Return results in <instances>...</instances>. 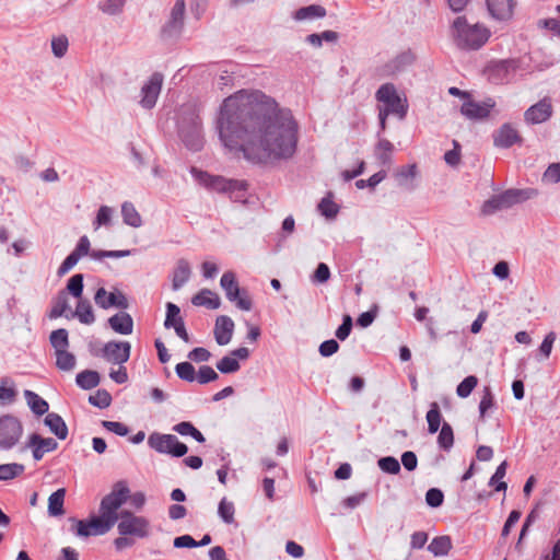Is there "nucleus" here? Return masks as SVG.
<instances>
[{"label":"nucleus","mask_w":560,"mask_h":560,"mask_svg":"<svg viewBox=\"0 0 560 560\" xmlns=\"http://www.w3.org/2000/svg\"><path fill=\"white\" fill-rule=\"evenodd\" d=\"M176 375L186 382H194L197 378V374L194 365L190 362H180L175 366Z\"/></svg>","instance_id":"50"},{"label":"nucleus","mask_w":560,"mask_h":560,"mask_svg":"<svg viewBox=\"0 0 560 560\" xmlns=\"http://www.w3.org/2000/svg\"><path fill=\"white\" fill-rule=\"evenodd\" d=\"M109 327L117 334L130 335L133 331V319L129 313L119 312L107 320Z\"/></svg>","instance_id":"23"},{"label":"nucleus","mask_w":560,"mask_h":560,"mask_svg":"<svg viewBox=\"0 0 560 560\" xmlns=\"http://www.w3.org/2000/svg\"><path fill=\"white\" fill-rule=\"evenodd\" d=\"M477 384H478V378L475 375H469V376L465 377L457 385V388H456L457 396L460 398L468 397L471 394V392L474 390V388L477 386Z\"/></svg>","instance_id":"53"},{"label":"nucleus","mask_w":560,"mask_h":560,"mask_svg":"<svg viewBox=\"0 0 560 560\" xmlns=\"http://www.w3.org/2000/svg\"><path fill=\"white\" fill-rule=\"evenodd\" d=\"M439 447L448 452L454 445V432L448 422H443L438 435Z\"/></svg>","instance_id":"38"},{"label":"nucleus","mask_w":560,"mask_h":560,"mask_svg":"<svg viewBox=\"0 0 560 560\" xmlns=\"http://www.w3.org/2000/svg\"><path fill=\"white\" fill-rule=\"evenodd\" d=\"M452 539L447 535L436 536L434 537L430 545L428 546V550L434 555L435 557L446 556L452 549Z\"/></svg>","instance_id":"31"},{"label":"nucleus","mask_w":560,"mask_h":560,"mask_svg":"<svg viewBox=\"0 0 560 560\" xmlns=\"http://www.w3.org/2000/svg\"><path fill=\"white\" fill-rule=\"evenodd\" d=\"M383 112L393 115H396L399 119H404L408 112V105L406 101H402L400 96H396L393 100H389L387 103H385V108L382 109Z\"/></svg>","instance_id":"37"},{"label":"nucleus","mask_w":560,"mask_h":560,"mask_svg":"<svg viewBox=\"0 0 560 560\" xmlns=\"http://www.w3.org/2000/svg\"><path fill=\"white\" fill-rule=\"evenodd\" d=\"M394 150V145L387 139H381L376 147V158L381 164L386 165L390 162V154Z\"/></svg>","instance_id":"46"},{"label":"nucleus","mask_w":560,"mask_h":560,"mask_svg":"<svg viewBox=\"0 0 560 560\" xmlns=\"http://www.w3.org/2000/svg\"><path fill=\"white\" fill-rule=\"evenodd\" d=\"M164 327L166 329L173 328L176 335L184 341L189 342V335L186 330L184 318L180 316V308L172 303H166V317L164 320Z\"/></svg>","instance_id":"15"},{"label":"nucleus","mask_w":560,"mask_h":560,"mask_svg":"<svg viewBox=\"0 0 560 560\" xmlns=\"http://www.w3.org/2000/svg\"><path fill=\"white\" fill-rule=\"evenodd\" d=\"M69 308L68 296L65 291H60L52 301V307L49 313L50 318H58Z\"/></svg>","instance_id":"42"},{"label":"nucleus","mask_w":560,"mask_h":560,"mask_svg":"<svg viewBox=\"0 0 560 560\" xmlns=\"http://www.w3.org/2000/svg\"><path fill=\"white\" fill-rule=\"evenodd\" d=\"M24 397L33 413H35L38 417L48 413V402L39 395H37L35 392L26 389L24 390Z\"/></svg>","instance_id":"28"},{"label":"nucleus","mask_w":560,"mask_h":560,"mask_svg":"<svg viewBox=\"0 0 560 560\" xmlns=\"http://www.w3.org/2000/svg\"><path fill=\"white\" fill-rule=\"evenodd\" d=\"M72 316L78 317L80 323L91 325L95 322V315L89 300H80Z\"/></svg>","instance_id":"34"},{"label":"nucleus","mask_w":560,"mask_h":560,"mask_svg":"<svg viewBox=\"0 0 560 560\" xmlns=\"http://www.w3.org/2000/svg\"><path fill=\"white\" fill-rule=\"evenodd\" d=\"M518 68V61L515 59H504L491 62L486 74L488 80L494 84L508 83L514 77Z\"/></svg>","instance_id":"11"},{"label":"nucleus","mask_w":560,"mask_h":560,"mask_svg":"<svg viewBox=\"0 0 560 560\" xmlns=\"http://www.w3.org/2000/svg\"><path fill=\"white\" fill-rule=\"evenodd\" d=\"M148 445L160 454H167L173 457H183L188 452L187 445L173 434L153 432L148 438Z\"/></svg>","instance_id":"6"},{"label":"nucleus","mask_w":560,"mask_h":560,"mask_svg":"<svg viewBox=\"0 0 560 560\" xmlns=\"http://www.w3.org/2000/svg\"><path fill=\"white\" fill-rule=\"evenodd\" d=\"M126 0H105L100 4V9L109 15H115L121 12Z\"/></svg>","instance_id":"60"},{"label":"nucleus","mask_w":560,"mask_h":560,"mask_svg":"<svg viewBox=\"0 0 560 560\" xmlns=\"http://www.w3.org/2000/svg\"><path fill=\"white\" fill-rule=\"evenodd\" d=\"M49 341L51 347L55 349V352L67 350L69 347L68 330L65 328H59L51 331Z\"/></svg>","instance_id":"40"},{"label":"nucleus","mask_w":560,"mask_h":560,"mask_svg":"<svg viewBox=\"0 0 560 560\" xmlns=\"http://www.w3.org/2000/svg\"><path fill=\"white\" fill-rule=\"evenodd\" d=\"M396 96H398V94L393 83L382 84L375 93L376 100L384 104Z\"/></svg>","instance_id":"55"},{"label":"nucleus","mask_w":560,"mask_h":560,"mask_svg":"<svg viewBox=\"0 0 560 560\" xmlns=\"http://www.w3.org/2000/svg\"><path fill=\"white\" fill-rule=\"evenodd\" d=\"M69 521L74 525L71 529L80 537L104 535L112 528L102 516H94L89 521L70 517Z\"/></svg>","instance_id":"12"},{"label":"nucleus","mask_w":560,"mask_h":560,"mask_svg":"<svg viewBox=\"0 0 560 560\" xmlns=\"http://www.w3.org/2000/svg\"><path fill=\"white\" fill-rule=\"evenodd\" d=\"M113 215V209L108 206H101L96 219L93 222L94 229H98L101 225H108Z\"/></svg>","instance_id":"57"},{"label":"nucleus","mask_w":560,"mask_h":560,"mask_svg":"<svg viewBox=\"0 0 560 560\" xmlns=\"http://www.w3.org/2000/svg\"><path fill=\"white\" fill-rule=\"evenodd\" d=\"M450 33L456 47L462 50H478L490 37V31L483 24L469 23L465 15L453 21Z\"/></svg>","instance_id":"2"},{"label":"nucleus","mask_w":560,"mask_h":560,"mask_svg":"<svg viewBox=\"0 0 560 560\" xmlns=\"http://www.w3.org/2000/svg\"><path fill=\"white\" fill-rule=\"evenodd\" d=\"M117 529L120 536L130 535L145 538L150 534V523L143 516H137L129 511H121Z\"/></svg>","instance_id":"9"},{"label":"nucleus","mask_w":560,"mask_h":560,"mask_svg":"<svg viewBox=\"0 0 560 560\" xmlns=\"http://www.w3.org/2000/svg\"><path fill=\"white\" fill-rule=\"evenodd\" d=\"M178 133L187 149L195 152L202 149V121L195 107H188L183 112L178 122Z\"/></svg>","instance_id":"4"},{"label":"nucleus","mask_w":560,"mask_h":560,"mask_svg":"<svg viewBox=\"0 0 560 560\" xmlns=\"http://www.w3.org/2000/svg\"><path fill=\"white\" fill-rule=\"evenodd\" d=\"M444 494L439 488H430L425 493V502L431 508H439L443 504Z\"/></svg>","instance_id":"59"},{"label":"nucleus","mask_w":560,"mask_h":560,"mask_svg":"<svg viewBox=\"0 0 560 560\" xmlns=\"http://www.w3.org/2000/svg\"><path fill=\"white\" fill-rule=\"evenodd\" d=\"M532 189H508L500 194V200L503 202L505 209L525 201L533 196Z\"/></svg>","instance_id":"27"},{"label":"nucleus","mask_w":560,"mask_h":560,"mask_svg":"<svg viewBox=\"0 0 560 560\" xmlns=\"http://www.w3.org/2000/svg\"><path fill=\"white\" fill-rule=\"evenodd\" d=\"M217 130L225 148L242 151L254 164L291 159L299 140V125L291 110L260 91H240L226 97Z\"/></svg>","instance_id":"1"},{"label":"nucleus","mask_w":560,"mask_h":560,"mask_svg":"<svg viewBox=\"0 0 560 560\" xmlns=\"http://www.w3.org/2000/svg\"><path fill=\"white\" fill-rule=\"evenodd\" d=\"M51 49L56 57H63L68 49V38L66 36L55 37L51 40Z\"/></svg>","instance_id":"64"},{"label":"nucleus","mask_w":560,"mask_h":560,"mask_svg":"<svg viewBox=\"0 0 560 560\" xmlns=\"http://www.w3.org/2000/svg\"><path fill=\"white\" fill-rule=\"evenodd\" d=\"M16 389L14 382L9 377L1 378L0 384V405H10L15 400Z\"/></svg>","instance_id":"35"},{"label":"nucleus","mask_w":560,"mask_h":560,"mask_svg":"<svg viewBox=\"0 0 560 560\" xmlns=\"http://www.w3.org/2000/svg\"><path fill=\"white\" fill-rule=\"evenodd\" d=\"M23 435V424L13 415H3L0 417V450H12Z\"/></svg>","instance_id":"8"},{"label":"nucleus","mask_w":560,"mask_h":560,"mask_svg":"<svg viewBox=\"0 0 560 560\" xmlns=\"http://www.w3.org/2000/svg\"><path fill=\"white\" fill-rule=\"evenodd\" d=\"M56 354V366L63 372H70L75 368L77 359L73 353L68 350L57 351Z\"/></svg>","instance_id":"39"},{"label":"nucleus","mask_w":560,"mask_h":560,"mask_svg":"<svg viewBox=\"0 0 560 560\" xmlns=\"http://www.w3.org/2000/svg\"><path fill=\"white\" fill-rule=\"evenodd\" d=\"M84 276L82 273L73 275L67 283V291L74 298H81L83 293Z\"/></svg>","instance_id":"51"},{"label":"nucleus","mask_w":560,"mask_h":560,"mask_svg":"<svg viewBox=\"0 0 560 560\" xmlns=\"http://www.w3.org/2000/svg\"><path fill=\"white\" fill-rule=\"evenodd\" d=\"M218 514L225 524H233L235 518V506L234 503L228 501L226 498H222L219 502Z\"/></svg>","instance_id":"44"},{"label":"nucleus","mask_w":560,"mask_h":560,"mask_svg":"<svg viewBox=\"0 0 560 560\" xmlns=\"http://www.w3.org/2000/svg\"><path fill=\"white\" fill-rule=\"evenodd\" d=\"M191 303L196 306H205L209 310H218L221 305L219 295L209 289H201L192 296Z\"/></svg>","instance_id":"24"},{"label":"nucleus","mask_w":560,"mask_h":560,"mask_svg":"<svg viewBox=\"0 0 560 560\" xmlns=\"http://www.w3.org/2000/svg\"><path fill=\"white\" fill-rule=\"evenodd\" d=\"M79 260V255L72 250L59 266L57 275L62 277L63 275L68 273L78 264Z\"/></svg>","instance_id":"62"},{"label":"nucleus","mask_w":560,"mask_h":560,"mask_svg":"<svg viewBox=\"0 0 560 560\" xmlns=\"http://www.w3.org/2000/svg\"><path fill=\"white\" fill-rule=\"evenodd\" d=\"M497 408V402L494 399V395L489 386H485L482 390V396L479 402V416L481 419H485L487 412L490 409Z\"/></svg>","instance_id":"41"},{"label":"nucleus","mask_w":560,"mask_h":560,"mask_svg":"<svg viewBox=\"0 0 560 560\" xmlns=\"http://www.w3.org/2000/svg\"><path fill=\"white\" fill-rule=\"evenodd\" d=\"M220 285L225 292L226 299L235 303L236 307L242 311H250L253 302L246 290H241L235 273L233 271H225L220 280Z\"/></svg>","instance_id":"7"},{"label":"nucleus","mask_w":560,"mask_h":560,"mask_svg":"<svg viewBox=\"0 0 560 560\" xmlns=\"http://www.w3.org/2000/svg\"><path fill=\"white\" fill-rule=\"evenodd\" d=\"M94 302L103 310H107L109 307L126 310L129 307V301L124 292L115 290L108 293L103 287L96 290Z\"/></svg>","instance_id":"14"},{"label":"nucleus","mask_w":560,"mask_h":560,"mask_svg":"<svg viewBox=\"0 0 560 560\" xmlns=\"http://www.w3.org/2000/svg\"><path fill=\"white\" fill-rule=\"evenodd\" d=\"M66 489L59 488L48 498V514L50 516H60L65 513L63 503Z\"/></svg>","instance_id":"32"},{"label":"nucleus","mask_w":560,"mask_h":560,"mask_svg":"<svg viewBox=\"0 0 560 560\" xmlns=\"http://www.w3.org/2000/svg\"><path fill=\"white\" fill-rule=\"evenodd\" d=\"M428 432L434 434L439 431L442 421V415L440 411L439 404L433 401L430 405V409L427 412Z\"/></svg>","instance_id":"36"},{"label":"nucleus","mask_w":560,"mask_h":560,"mask_svg":"<svg viewBox=\"0 0 560 560\" xmlns=\"http://www.w3.org/2000/svg\"><path fill=\"white\" fill-rule=\"evenodd\" d=\"M75 383L80 388L90 390L100 385L101 375L97 371L84 370L77 374Z\"/></svg>","instance_id":"29"},{"label":"nucleus","mask_w":560,"mask_h":560,"mask_svg":"<svg viewBox=\"0 0 560 560\" xmlns=\"http://www.w3.org/2000/svg\"><path fill=\"white\" fill-rule=\"evenodd\" d=\"M523 138L521 137L517 129L510 122L503 124L493 133V144L500 149H509L514 144H521Z\"/></svg>","instance_id":"17"},{"label":"nucleus","mask_w":560,"mask_h":560,"mask_svg":"<svg viewBox=\"0 0 560 560\" xmlns=\"http://www.w3.org/2000/svg\"><path fill=\"white\" fill-rule=\"evenodd\" d=\"M25 470L24 465L18 463L0 465V481H8L22 475Z\"/></svg>","instance_id":"43"},{"label":"nucleus","mask_w":560,"mask_h":560,"mask_svg":"<svg viewBox=\"0 0 560 560\" xmlns=\"http://www.w3.org/2000/svg\"><path fill=\"white\" fill-rule=\"evenodd\" d=\"M112 400V396L106 389H97L95 394L89 396V402L100 409L109 407Z\"/></svg>","instance_id":"47"},{"label":"nucleus","mask_w":560,"mask_h":560,"mask_svg":"<svg viewBox=\"0 0 560 560\" xmlns=\"http://www.w3.org/2000/svg\"><path fill=\"white\" fill-rule=\"evenodd\" d=\"M130 490L126 481H117L101 501V516L113 527L118 520L117 510L128 500Z\"/></svg>","instance_id":"5"},{"label":"nucleus","mask_w":560,"mask_h":560,"mask_svg":"<svg viewBox=\"0 0 560 560\" xmlns=\"http://www.w3.org/2000/svg\"><path fill=\"white\" fill-rule=\"evenodd\" d=\"M234 322L230 316L220 315L217 317L213 328V336L219 346L230 343L234 332Z\"/></svg>","instance_id":"21"},{"label":"nucleus","mask_w":560,"mask_h":560,"mask_svg":"<svg viewBox=\"0 0 560 560\" xmlns=\"http://www.w3.org/2000/svg\"><path fill=\"white\" fill-rule=\"evenodd\" d=\"M556 338L557 335L555 331H550L545 336L541 345L539 346V355L541 359H548L550 357Z\"/></svg>","instance_id":"58"},{"label":"nucleus","mask_w":560,"mask_h":560,"mask_svg":"<svg viewBox=\"0 0 560 560\" xmlns=\"http://www.w3.org/2000/svg\"><path fill=\"white\" fill-rule=\"evenodd\" d=\"M26 446L32 448L33 458L40 460L45 453L56 451L58 443L52 438H43L37 433H33L30 435Z\"/></svg>","instance_id":"20"},{"label":"nucleus","mask_w":560,"mask_h":560,"mask_svg":"<svg viewBox=\"0 0 560 560\" xmlns=\"http://www.w3.org/2000/svg\"><path fill=\"white\" fill-rule=\"evenodd\" d=\"M351 329H352V318L350 315L346 314V315H343L342 323L337 328L335 335L339 340L343 341L349 337Z\"/></svg>","instance_id":"63"},{"label":"nucleus","mask_w":560,"mask_h":560,"mask_svg":"<svg viewBox=\"0 0 560 560\" xmlns=\"http://www.w3.org/2000/svg\"><path fill=\"white\" fill-rule=\"evenodd\" d=\"M490 15L498 21H508L513 16L515 0H486Z\"/></svg>","instance_id":"22"},{"label":"nucleus","mask_w":560,"mask_h":560,"mask_svg":"<svg viewBox=\"0 0 560 560\" xmlns=\"http://www.w3.org/2000/svg\"><path fill=\"white\" fill-rule=\"evenodd\" d=\"M184 25L179 22L168 18L167 22L161 28V36L163 38L178 37L183 32Z\"/></svg>","instance_id":"54"},{"label":"nucleus","mask_w":560,"mask_h":560,"mask_svg":"<svg viewBox=\"0 0 560 560\" xmlns=\"http://www.w3.org/2000/svg\"><path fill=\"white\" fill-rule=\"evenodd\" d=\"M163 83V75L160 72H154L150 79L141 88L140 105L145 109H151L155 106L159 95L161 93Z\"/></svg>","instance_id":"13"},{"label":"nucleus","mask_w":560,"mask_h":560,"mask_svg":"<svg viewBox=\"0 0 560 560\" xmlns=\"http://www.w3.org/2000/svg\"><path fill=\"white\" fill-rule=\"evenodd\" d=\"M121 215L125 224L132 228H140L142 219L136 207L130 201H125L121 205Z\"/></svg>","instance_id":"33"},{"label":"nucleus","mask_w":560,"mask_h":560,"mask_svg":"<svg viewBox=\"0 0 560 560\" xmlns=\"http://www.w3.org/2000/svg\"><path fill=\"white\" fill-rule=\"evenodd\" d=\"M219 378V374L210 365H201L197 373L196 381L199 384H208Z\"/></svg>","instance_id":"56"},{"label":"nucleus","mask_w":560,"mask_h":560,"mask_svg":"<svg viewBox=\"0 0 560 560\" xmlns=\"http://www.w3.org/2000/svg\"><path fill=\"white\" fill-rule=\"evenodd\" d=\"M217 369L222 374H231L237 372L241 369V364L235 358L229 354L217 362Z\"/></svg>","instance_id":"48"},{"label":"nucleus","mask_w":560,"mask_h":560,"mask_svg":"<svg viewBox=\"0 0 560 560\" xmlns=\"http://www.w3.org/2000/svg\"><path fill=\"white\" fill-rule=\"evenodd\" d=\"M508 463L503 460L495 469L494 474L489 480V486H494L495 491H505L508 485L505 481H500L506 474Z\"/></svg>","instance_id":"45"},{"label":"nucleus","mask_w":560,"mask_h":560,"mask_svg":"<svg viewBox=\"0 0 560 560\" xmlns=\"http://www.w3.org/2000/svg\"><path fill=\"white\" fill-rule=\"evenodd\" d=\"M326 16V9L319 4H311L298 9L293 19L296 21L315 20Z\"/></svg>","instance_id":"30"},{"label":"nucleus","mask_w":560,"mask_h":560,"mask_svg":"<svg viewBox=\"0 0 560 560\" xmlns=\"http://www.w3.org/2000/svg\"><path fill=\"white\" fill-rule=\"evenodd\" d=\"M415 56L410 50L402 51L377 69L380 77H393L412 65Z\"/></svg>","instance_id":"18"},{"label":"nucleus","mask_w":560,"mask_h":560,"mask_svg":"<svg viewBox=\"0 0 560 560\" xmlns=\"http://www.w3.org/2000/svg\"><path fill=\"white\" fill-rule=\"evenodd\" d=\"M331 194L324 197L318 203V210L327 219L336 218L339 212V207L331 200Z\"/></svg>","instance_id":"49"},{"label":"nucleus","mask_w":560,"mask_h":560,"mask_svg":"<svg viewBox=\"0 0 560 560\" xmlns=\"http://www.w3.org/2000/svg\"><path fill=\"white\" fill-rule=\"evenodd\" d=\"M131 345L129 341H108L98 352H92L94 355L102 357L112 364L121 365L130 358Z\"/></svg>","instance_id":"10"},{"label":"nucleus","mask_w":560,"mask_h":560,"mask_svg":"<svg viewBox=\"0 0 560 560\" xmlns=\"http://www.w3.org/2000/svg\"><path fill=\"white\" fill-rule=\"evenodd\" d=\"M495 106L493 98H487L483 102H475L472 100H466L462 107L460 113L468 119L477 120L487 118L490 110Z\"/></svg>","instance_id":"16"},{"label":"nucleus","mask_w":560,"mask_h":560,"mask_svg":"<svg viewBox=\"0 0 560 560\" xmlns=\"http://www.w3.org/2000/svg\"><path fill=\"white\" fill-rule=\"evenodd\" d=\"M417 175V165L410 164L400 167L396 173V178L399 185H405L408 179L415 178Z\"/></svg>","instance_id":"61"},{"label":"nucleus","mask_w":560,"mask_h":560,"mask_svg":"<svg viewBox=\"0 0 560 560\" xmlns=\"http://www.w3.org/2000/svg\"><path fill=\"white\" fill-rule=\"evenodd\" d=\"M45 425H47L51 433H54L59 440H66L68 436V427L62 417L56 412H48L44 419Z\"/></svg>","instance_id":"26"},{"label":"nucleus","mask_w":560,"mask_h":560,"mask_svg":"<svg viewBox=\"0 0 560 560\" xmlns=\"http://www.w3.org/2000/svg\"><path fill=\"white\" fill-rule=\"evenodd\" d=\"M190 174L203 187L209 190L228 194L233 201H244L248 184L246 180L228 179L220 175H211L207 172L200 171L197 167H191Z\"/></svg>","instance_id":"3"},{"label":"nucleus","mask_w":560,"mask_h":560,"mask_svg":"<svg viewBox=\"0 0 560 560\" xmlns=\"http://www.w3.org/2000/svg\"><path fill=\"white\" fill-rule=\"evenodd\" d=\"M552 112L550 100L545 97L525 110L524 119L529 125L542 124L551 117Z\"/></svg>","instance_id":"19"},{"label":"nucleus","mask_w":560,"mask_h":560,"mask_svg":"<svg viewBox=\"0 0 560 560\" xmlns=\"http://www.w3.org/2000/svg\"><path fill=\"white\" fill-rule=\"evenodd\" d=\"M380 469L386 474L397 475L400 472V464L394 456H385L378 459Z\"/></svg>","instance_id":"52"},{"label":"nucleus","mask_w":560,"mask_h":560,"mask_svg":"<svg viewBox=\"0 0 560 560\" xmlns=\"http://www.w3.org/2000/svg\"><path fill=\"white\" fill-rule=\"evenodd\" d=\"M190 275L191 269L189 262L184 258L179 259L173 271L172 289L174 291L179 290L189 280Z\"/></svg>","instance_id":"25"}]
</instances>
